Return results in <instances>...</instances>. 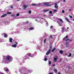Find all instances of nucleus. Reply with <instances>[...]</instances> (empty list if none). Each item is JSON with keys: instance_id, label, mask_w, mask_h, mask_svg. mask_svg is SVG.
<instances>
[{"instance_id": "f257e3e1", "label": "nucleus", "mask_w": 74, "mask_h": 74, "mask_svg": "<svg viewBox=\"0 0 74 74\" xmlns=\"http://www.w3.org/2000/svg\"><path fill=\"white\" fill-rule=\"evenodd\" d=\"M11 57L9 55L6 56H3V62H5V60H7V61H10V60L11 59Z\"/></svg>"}, {"instance_id": "f03ea898", "label": "nucleus", "mask_w": 74, "mask_h": 74, "mask_svg": "<svg viewBox=\"0 0 74 74\" xmlns=\"http://www.w3.org/2000/svg\"><path fill=\"white\" fill-rule=\"evenodd\" d=\"M51 49H49L48 51L46 53V55H48L50 53H51Z\"/></svg>"}, {"instance_id": "7ed1b4c3", "label": "nucleus", "mask_w": 74, "mask_h": 74, "mask_svg": "<svg viewBox=\"0 0 74 74\" xmlns=\"http://www.w3.org/2000/svg\"><path fill=\"white\" fill-rule=\"evenodd\" d=\"M44 5L46 6H49V3H44Z\"/></svg>"}, {"instance_id": "20e7f679", "label": "nucleus", "mask_w": 74, "mask_h": 74, "mask_svg": "<svg viewBox=\"0 0 74 74\" xmlns=\"http://www.w3.org/2000/svg\"><path fill=\"white\" fill-rule=\"evenodd\" d=\"M7 15V14H5L3 15L2 16H1V18H3V17H5V16H6Z\"/></svg>"}, {"instance_id": "39448f33", "label": "nucleus", "mask_w": 74, "mask_h": 74, "mask_svg": "<svg viewBox=\"0 0 74 74\" xmlns=\"http://www.w3.org/2000/svg\"><path fill=\"white\" fill-rule=\"evenodd\" d=\"M4 70L5 71H8V69H7L6 67H5L4 68Z\"/></svg>"}, {"instance_id": "423d86ee", "label": "nucleus", "mask_w": 74, "mask_h": 74, "mask_svg": "<svg viewBox=\"0 0 74 74\" xmlns=\"http://www.w3.org/2000/svg\"><path fill=\"white\" fill-rule=\"evenodd\" d=\"M49 9H47V10H43V12H47V11H49Z\"/></svg>"}, {"instance_id": "0eeeda50", "label": "nucleus", "mask_w": 74, "mask_h": 74, "mask_svg": "<svg viewBox=\"0 0 74 74\" xmlns=\"http://www.w3.org/2000/svg\"><path fill=\"white\" fill-rule=\"evenodd\" d=\"M12 38H10L9 39V41H10V42H12Z\"/></svg>"}, {"instance_id": "6e6552de", "label": "nucleus", "mask_w": 74, "mask_h": 74, "mask_svg": "<svg viewBox=\"0 0 74 74\" xmlns=\"http://www.w3.org/2000/svg\"><path fill=\"white\" fill-rule=\"evenodd\" d=\"M58 20H59V21H60L62 23H63L64 22L61 19H58Z\"/></svg>"}, {"instance_id": "1a4fd4ad", "label": "nucleus", "mask_w": 74, "mask_h": 74, "mask_svg": "<svg viewBox=\"0 0 74 74\" xmlns=\"http://www.w3.org/2000/svg\"><path fill=\"white\" fill-rule=\"evenodd\" d=\"M65 19L66 20V21H67V22H70V21H69V19H68V18H67V17H65Z\"/></svg>"}, {"instance_id": "9d476101", "label": "nucleus", "mask_w": 74, "mask_h": 74, "mask_svg": "<svg viewBox=\"0 0 74 74\" xmlns=\"http://www.w3.org/2000/svg\"><path fill=\"white\" fill-rule=\"evenodd\" d=\"M12 47H14V48H16V45L14 44L12 45Z\"/></svg>"}, {"instance_id": "9b49d317", "label": "nucleus", "mask_w": 74, "mask_h": 74, "mask_svg": "<svg viewBox=\"0 0 74 74\" xmlns=\"http://www.w3.org/2000/svg\"><path fill=\"white\" fill-rule=\"evenodd\" d=\"M54 71L56 73H57V72H58V71H57V70L56 69H54Z\"/></svg>"}, {"instance_id": "f8f14e48", "label": "nucleus", "mask_w": 74, "mask_h": 74, "mask_svg": "<svg viewBox=\"0 0 74 74\" xmlns=\"http://www.w3.org/2000/svg\"><path fill=\"white\" fill-rule=\"evenodd\" d=\"M34 29V27H32L29 29V30H33Z\"/></svg>"}, {"instance_id": "ddd939ff", "label": "nucleus", "mask_w": 74, "mask_h": 74, "mask_svg": "<svg viewBox=\"0 0 74 74\" xmlns=\"http://www.w3.org/2000/svg\"><path fill=\"white\" fill-rule=\"evenodd\" d=\"M4 36L5 38L7 37V34H4Z\"/></svg>"}, {"instance_id": "4468645a", "label": "nucleus", "mask_w": 74, "mask_h": 74, "mask_svg": "<svg viewBox=\"0 0 74 74\" xmlns=\"http://www.w3.org/2000/svg\"><path fill=\"white\" fill-rule=\"evenodd\" d=\"M63 51H62V50H61L60 51V53L61 54H62V53H63Z\"/></svg>"}, {"instance_id": "2eb2a0df", "label": "nucleus", "mask_w": 74, "mask_h": 74, "mask_svg": "<svg viewBox=\"0 0 74 74\" xmlns=\"http://www.w3.org/2000/svg\"><path fill=\"white\" fill-rule=\"evenodd\" d=\"M56 49V48H54V49H53L52 50V52H54V51H55Z\"/></svg>"}, {"instance_id": "dca6fc26", "label": "nucleus", "mask_w": 74, "mask_h": 74, "mask_svg": "<svg viewBox=\"0 0 74 74\" xmlns=\"http://www.w3.org/2000/svg\"><path fill=\"white\" fill-rule=\"evenodd\" d=\"M27 6L25 5H24L23 6V7H24V9L26 8H27Z\"/></svg>"}, {"instance_id": "f3484780", "label": "nucleus", "mask_w": 74, "mask_h": 74, "mask_svg": "<svg viewBox=\"0 0 74 74\" xmlns=\"http://www.w3.org/2000/svg\"><path fill=\"white\" fill-rule=\"evenodd\" d=\"M12 13L11 12H7V14H11Z\"/></svg>"}, {"instance_id": "a211bd4d", "label": "nucleus", "mask_w": 74, "mask_h": 74, "mask_svg": "<svg viewBox=\"0 0 74 74\" xmlns=\"http://www.w3.org/2000/svg\"><path fill=\"white\" fill-rule=\"evenodd\" d=\"M27 71H28L27 70L26 71H25L23 73H24V74H27Z\"/></svg>"}, {"instance_id": "6ab92c4d", "label": "nucleus", "mask_w": 74, "mask_h": 74, "mask_svg": "<svg viewBox=\"0 0 74 74\" xmlns=\"http://www.w3.org/2000/svg\"><path fill=\"white\" fill-rule=\"evenodd\" d=\"M58 5L56 6V5H55V8H56V9H57L58 8Z\"/></svg>"}, {"instance_id": "aec40b11", "label": "nucleus", "mask_w": 74, "mask_h": 74, "mask_svg": "<svg viewBox=\"0 0 74 74\" xmlns=\"http://www.w3.org/2000/svg\"><path fill=\"white\" fill-rule=\"evenodd\" d=\"M28 13L29 14H31V13H32V11H31V10L29 11L28 12Z\"/></svg>"}, {"instance_id": "412c9836", "label": "nucleus", "mask_w": 74, "mask_h": 74, "mask_svg": "<svg viewBox=\"0 0 74 74\" xmlns=\"http://www.w3.org/2000/svg\"><path fill=\"white\" fill-rule=\"evenodd\" d=\"M54 61H56V60H57V58H54Z\"/></svg>"}, {"instance_id": "4be33fe9", "label": "nucleus", "mask_w": 74, "mask_h": 74, "mask_svg": "<svg viewBox=\"0 0 74 74\" xmlns=\"http://www.w3.org/2000/svg\"><path fill=\"white\" fill-rule=\"evenodd\" d=\"M49 13L50 14H52V11H50L49 12Z\"/></svg>"}, {"instance_id": "5701e85b", "label": "nucleus", "mask_w": 74, "mask_h": 74, "mask_svg": "<svg viewBox=\"0 0 74 74\" xmlns=\"http://www.w3.org/2000/svg\"><path fill=\"white\" fill-rule=\"evenodd\" d=\"M62 32H64V29H65V28L63 27L62 28Z\"/></svg>"}, {"instance_id": "b1692460", "label": "nucleus", "mask_w": 74, "mask_h": 74, "mask_svg": "<svg viewBox=\"0 0 74 74\" xmlns=\"http://www.w3.org/2000/svg\"><path fill=\"white\" fill-rule=\"evenodd\" d=\"M46 41H47V39H45V40H44V43H45V42H46Z\"/></svg>"}, {"instance_id": "393cba45", "label": "nucleus", "mask_w": 74, "mask_h": 74, "mask_svg": "<svg viewBox=\"0 0 74 74\" xmlns=\"http://www.w3.org/2000/svg\"><path fill=\"white\" fill-rule=\"evenodd\" d=\"M27 55L28 56H30L31 55V54L30 53H29V54H27Z\"/></svg>"}, {"instance_id": "a878e982", "label": "nucleus", "mask_w": 74, "mask_h": 74, "mask_svg": "<svg viewBox=\"0 0 74 74\" xmlns=\"http://www.w3.org/2000/svg\"><path fill=\"white\" fill-rule=\"evenodd\" d=\"M11 16H15V14H12L11 15Z\"/></svg>"}, {"instance_id": "bb28decb", "label": "nucleus", "mask_w": 74, "mask_h": 74, "mask_svg": "<svg viewBox=\"0 0 74 74\" xmlns=\"http://www.w3.org/2000/svg\"><path fill=\"white\" fill-rule=\"evenodd\" d=\"M32 5H37V4H36L35 3H34V4H32Z\"/></svg>"}, {"instance_id": "cd10ccee", "label": "nucleus", "mask_w": 74, "mask_h": 74, "mask_svg": "<svg viewBox=\"0 0 74 74\" xmlns=\"http://www.w3.org/2000/svg\"><path fill=\"white\" fill-rule=\"evenodd\" d=\"M71 56V53H70L69 54V55L68 56H69V57H70Z\"/></svg>"}, {"instance_id": "c85d7f7f", "label": "nucleus", "mask_w": 74, "mask_h": 74, "mask_svg": "<svg viewBox=\"0 0 74 74\" xmlns=\"http://www.w3.org/2000/svg\"><path fill=\"white\" fill-rule=\"evenodd\" d=\"M49 64H51V61H49Z\"/></svg>"}, {"instance_id": "c756f323", "label": "nucleus", "mask_w": 74, "mask_h": 74, "mask_svg": "<svg viewBox=\"0 0 74 74\" xmlns=\"http://www.w3.org/2000/svg\"><path fill=\"white\" fill-rule=\"evenodd\" d=\"M50 29H53V26H51L50 27Z\"/></svg>"}, {"instance_id": "7c9ffc66", "label": "nucleus", "mask_w": 74, "mask_h": 74, "mask_svg": "<svg viewBox=\"0 0 74 74\" xmlns=\"http://www.w3.org/2000/svg\"><path fill=\"white\" fill-rule=\"evenodd\" d=\"M16 16H19V13H18L16 14Z\"/></svg>"}, {"instance_id": "2f4dec72", "label": "nucleus", "mask_w": 74, "mask_h": 74, "mask_svg": "<svg viewBox=\"0 0 74 74\" xmlns=\"http://www.w3.org/2000/svg\"><path fill=\"white\" fill-rule=\"evenodd\" d=\"M68 37H69V36H66L65 38H68Z\"/></svg>"}, {"instance_id": "473e14b6", "label": "nucleus", "mask_w": 74, "mask_h": 74, "mask_svg": "<svg viewBox=\"0 0 74 74\" xmlns=\"http://www.w3.org/2000/svg\"><path fill=\"white\" fill-rule=\"evenodd\" d=\"M57 10H53V12H56Z\"/></svg>"}, {"instance_id": "72a5a7b5", "label": "nucleus", "mask_w": 74, "mask_h": 74, "mask_svg": "<svg viewBox=\"0 0 74 74\" xmlns=\"http://www.w3.org/2000/svg\"><path fill=\"white\" fill-rule=\"evenodd\" d=\"M10 7L11 8H13V6L11 5H10Z\"/></svg>"}, {"instance_id": "f704fd0d", "label": "nucleus", "mask_w": 74, "mask_h": 74, "mask_svg": "<svg viewBox=\"0 0 74 74\" xmlns=\"http://www.w3.org/2000/svg\"><path fill=\"white\" fill-rule=\"evenodd\" d=\"M68 40H70V39H67L66 40V41H68Z\"/></svg>"}, {"instance_id": "c9c22d12", "label": "nucleus", "mask_w": 74, "mask_h": 74, "mask_svg": "<svg viewBox=\"0 0 74 74\" xmlns=\"http://www.w3.org/2000/svg\"><path fill=\"white\" fill-rule=\"evenodd\" d=\"M45 61H47V58H45Z\"/></svg>"}, {"instance_id": "e433bc0d", "label": "nucleus", "mask_w": 74, "mask_h": 74, "mask_svg": "<svg viewBox=\"0 0 74 74\" xmlns=\"http://www.w3.org/2000/svg\"><path fill=\"white\" fill-rule=\"evenodd\" d=\"M0 74H4V73H3L1 72H0Z\"/></svg>"}, {"instance_id": "4c0bfd02", "label": "nucleus", "mask_w": 74, "mask_h": 74, "mask_svg": "<svg viewBox=\"0 0 74 74\" xmlns=\"http://www.w3.org/2000/svg\"><path fill=\"white\" fill-rule=\"evenodd\" d=\"M62 12L63 13H64V10H63L62 11Z\"/></svg>"}, {"instance_id": "58836bf2", "label": "nucleus", "mask_w": 74, "mask_h": 74, "mask_svg": "<svg viewBox=\"0 0 74 74\" xmlns=\"http://www.w3.org/2000/svg\"><path fill=\"white\" fill-rule=\"evenodd\" d=\"M69 17H70V18H73V16H70Z\"/></svg>"}, {"instance_id": "ea45409f", "label": "nucleus", "mask_w": 74, "mask_h": 74, "mask_svg": "<svg viewBox=\"0 0 74 74\" xmlns=\"http://www.w3.org/2000/svg\"><path fill=\"white\" fill-rule=\"evenodd\" d=\"M49 48H50V49H51V48H52V46H50Z\"/></svg>"}, {"instance_id": "a19ab883", "label": "nucleus", "mask_w": 74, "mask_h": 74, "mask_svg": "<svg viewBox=\"0 0 74 74\" xmlns=\"http://www.w3.org/2000/svg\"><path fill=\"white\" fill-rule=\"evenodd\" d=\"M49 74H53V73H49Z\"/></svg>"}, {"instance_id": "79ce46f5", "label": "nucleus", "mask_w": 74, "mask_h": 74, "mask_svg": "<svg viewBox=\"0 0 74 74\" xmlns=\"http://www.w3.org/2000/svg\"><path fill=\"white\" fill-rule=\"evenodd\" d=\"M50 37H51V38H52V36L51 35Z\"/></svg>"}, {"instance_id": "37998d69", "label": "nucleus", "mask_w": 74, "mask_h": 74, "mask_svg": "<svg viewBox=\"0 0 74 74\" xmlns=\"http://www.w3.org/2000/svg\"><path fill=\"white\" fill-rule=\"evenodd\" d=\"M65 38H64L63 39V41H64L65 40Z\"/></svg>"}, {"instance_id": "c03bdc74", "label": "nucleus", "mask_w": 74, "mask_h": 74, "mask_svg": "<svg viewBox=\"0 0 74 74\" xmlns=\"http://www.w3.org/2000/svg\"><path fill=\"white\" fill-rule=\"evenodd\" d=\"M68 43V42H66V45H67V44L68 43Z\"/></svg>"}, {"instance_id": "a18cd8bd", "label": "nucleus", "mask_w": 74, "mask_h": 74, "mask_svg": "<svg viewBox=\"0 0 74 74\" xmlns=\"http://www.w3.org/2000/svg\"><path fill=\"white\" fill-rule=\"evenodd\" d=\"M73 41V39H71L69 41Z\"/></svg>"}, {"instance_id": "49530a36", "label": "nucleus", "mask_w": 74, "mask_h": 74, "mask_svg": "<svg viewBox=\"0 0 74 74\" xmlns=\"http://www.w3.org/2000/svg\"><path fill=\"white\" fill-rule=\"evenodd\" d=\"M55 5H58V4L56 3L55 4Z\"/></svg>"}, {"instance_id": "de8ad7c7", "label": "nucleus", "mask_w": 74, "mask_h": 74, "mask_svg": "<svg viewBox=\"0 0 74 74\" xmlns=\"http://www.w3.org/2000/svg\"><path fill=\"white\" fill-rule=\"evenodd\" d=\"M53 66H55V64H53Z\"/></svg>"}, {"instance_id": "09e8293b", "label": "nucleus", "mask_w": 74, "mask_h": 74, "mask_svg": "<svg viewBox=\"0 0 74 74\" xmlns=\"http://www.w3.org/2000/svg\"><path fill=\"white\" fill-rule=\"evenodd\" d=\"M26 23H29V22L28 21H27L26 22Z\"/></svg>"}, {"instance_id": "8fccbe9b", "label": "nucleus", "mask_w": 74, "mask_h": 74, "mask_svg": "<svg viewBox=\"0 0 74 74\" xmlns=\"http://www.w3.org/2000/svg\"><path fill=\"white\" fill-rule=\"evenodd\" d=\"M63 2H66V0H63Z\"/></svg>"}, {"instance_id": "3c124183", "label": "nucleus", "mask_w": 74, "mask_h": 74, "mask_svg": "<svg viewBox=\"0 0 74 74\" xmlns=\"http://www.w3.org/2000/svg\"><path fill=\"white\" fill-rule=\"evenodd\" d=\"M16 44H18V42H16Z\"/></svg>"}, {"instance_id": "603ef678", "label": "nucleus", "mask_w": 74, "mask_h": 74, "mask_svg": "<svg viewBox=\"0 0 74 74\" xmlns=\"http://www.w3.org/2000/svg\"><path fill=\"white\" fill-rule=\"evenodd\" d=\"M58 74H60V72H58Z\"/></svg>"}, {"instance_id": "864d4df0", "label": "nucleus", "mask_w": 74, "mask_h": 74, "mask_svg": "<svg viewBox=\"0 0 74 74\" xmlns=\"http://www.w3.org/2000/svg\"><path fill=\"white\" fill-rule=\"evenodd\" d=\"M35 21H38V20H37V19H36Z\"/></svg>"}, {"instance_id": "5fc2aeb1", "label": "nucleus", "mask_w": 74, "mask_h": 74, "mask_svg": "<svg viewBox=\"0 0 74 74\" xmlns=\"http://www.w3.org/2000/svg\"><path fill=\"white\" fill-rule=\"evenodd\" d=\"M46 24H47V25H48V23H47Z\"/></svg>"}, {"instance_id": "6e6d98bb", "label": "nucleus", "mask_w": 74, "mask_h": 74, "mask_svg": "<svg viewBox=\"0 0 74 74\" xmlns=\"http://www.w3.org/2000/svg\"><path fill=\"white\" fill-rule=\"evenodd\" d=\"M20 0H17V1H19Z\"/></svg>"}, {"instance_id": "4d7b16f0", "label": "nucleus", "mask_w": 74, "mask_h": 74, "mask_svg": "<svg viewBox=\"0 0 74 74\" xmlns=\"http://www.w3.org/2000/svg\"><path fill=\"white\" fill-rule=\"evenodd\" d=\"M69 11H71V9H69Z\"/></svg>"}, {"instance_id": "13d9d810", "label": "nucleus", "mask_w": 74, "mask_h": 74, "mask_svg": "<svg viewBox=\"0 0 74 74\" xmlns=\"http://www.w3.org/2000/svg\"><path fill=\"white\" fill-rule=\"evenodd\" d=\"M69 29V27H67V29Z\"/></svg>"}, {"instance_id": "bf43d9fd", "label": "nucleus", "mask_w": 74, "mask_h": 74, "mask_svg": "<svg viewBox=\"0 0 74 74\" xmlns=\"http://www.w3.org/2000/svg\"><path fill=\"white\" fill-rule=\"evenodd\" d=\"M73 21H74V18L73 19Z\"/></svg>"}, {"instance_id": "052dcab7", "label": "nucleus", "mask_w": 74, "mask_h": 74, "mask_svg": "<svg viewBox=\"0 0 74 74\" xmlns=\"http://www.w3.org/2000/svg\"><path fill=\"white\" fill-rule=\"evenodd\" d=\"M65 32H67V31H65Z\"/></svg>"}, {"instance_id": "680f3d73", "label": "nucleus", "mask_w": 74, "mask_h": 74, "mask_svg": "<svg viewBox=\"0 0 74 74\" xmlns=\"http://www.w3.org/2000/svg\"><path fill=\"white\" fill-rule=\"evenodd\" d=\"M31 57H32V56H31Z\"/></svg>"}]
</instances>
